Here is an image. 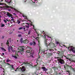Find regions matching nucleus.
Wrapping results in <instances>:
<instances>
[{
    "label": "nucleus",
    "instance_id": "obj_1",
    "mask_svg": "<svg viewBox=\"0 0 75 75\" xmlns=\"http://www.w3.org/2000/svg\"><path fill=\"white\" fill-rule=\"evenodd\" d=\"M68 49L69 51H72L73 52H74V53H75V47H73V46H71L70 47H68Z\"/></svg>",
    "mask_w": 75,
    "mask_h": 75
},
{
    "label": "nucleus",
    "instance_id": "obj_2",
    "mask_svg": "<svg viewBox=\"0 0 75 75\" xmlns=\"http://www.w3.org/2000/svg\"><path fill=\"white\" fill-rule=\"evenodd\" d=\"M57 61H58L59 62V63H60L61 64H64L65 63V62H64V60L62 59H57Z\"/></svg>",
    "mask_w": 75,
    "mask_h": 75
},
{
    "label": "nucleus",
    "instance_id": "obj_3",
    "mask_svg": "<svg viewBox=\"0 0 75 75\" xmlns=\"http://www.w3.org/2000/svg\"><path fill=\"white\" fill-rule=\"evenodd\" d=\"M72 65H71V66H69V65H67V67H68L69 68V69H71V70H72L73 71L75 72V69H74L72 67Z\"/></svg>",
    "mask_w": 75,
    "mask_h": 75
},
{
    "label": "nucleus",
    "instance_id": "obj_4",
    "mask_svg": "<svg viewBox=\"0 0 75 75\" xmlns=\"http://www.w3.org/2000/svg\"><path fill=\"white\" fill-rule=\"evenodd\" d=\"M25 67H24V66H23L22 67H20V69H21L22 72H24V71H25Z\"/></svg>",
    "mask_w": 75,
    "mask_h": 75
},
{
    "label": "nucleus",
    "instance_id": "obj_5",
    "mask_svg": "<svg viewBox=\"0 0 75 75\" xmlns=\"http://www.w3.org/2000/svg\"><path fill=\"white\" fill-rule=\"evenodd\" d=\"M7 13L6 14V15L8 17H12V14H11V13H9V12H7Z\"/></svg>",
    "mask_w": 75,
    "mask_h": 75
},
{
    "label": "nucleus",
    "instance_id": "obj_6",
    "mask_svg": "<svg viewBox=\"0 0 75 75\" xmlns=\"http://www.w3.org/2000/svg\"><path fill=\"white\" fill-rule=\"evenodd\" d=\"M24 51V48H22L19 49H18V52H23Z\"/></svg>",
    "mask_w": 75,
    "mask_h": 75
},
{
    "label": "nucleus",
    "instance_id": "obj_7",
    "mask_svg": "<svg viewBox=\"0 0 75 75\" xmlns=\"http://www.w3.org/2000/svg\"><path fill=\"white\" fill-rule=\"evenodd\" d=\"M23 42L24 43V44H27L28 42V41L27 40H24L23 41Z\"/></svg>",
    "mask_w": 75,
    "mask_h": 75
},
{
    "label": "nucleus",
    "instance_id": "obj_8",
    "mask_svg": "<svg viewBox=\"0 0 75 75\" xmlns=\"http://www.w3.org/2000/svg\"><path fill=\"white\" fill-rule=\"evenodd\" d=\"M58 71H54V73L53 75H58Z\"/></svg>",
    "mask_w": 75,
    "mask_h": 75
},
{
    "label": "nucleus",
    "instance_id": "obj_9",
    "mask_svg": "<svg viewBox=\"0 0 75 75\" xmlns=\"http://www.w3.org/2000/svg\"><path fill=\"white\" fill-rule=\"evenodd\" d=\"M27 48H28V49H29V51H30V52H31L33 51V48H31V47H27Z\"/></svg>",
    "mask_w": 75,
    "mask_h": 75
},
{
    "label": "nucleus",
    "instance_id": "obj_10",
    "mask_svg": "<svg viewBox=\"0 0 75 75\" xmlns=\"http://www.w3.org/2000/svg\"><path fill=\"white\" fill-rule=\"evenodd\" d=\"M52 68L53 69L54 71H56V69H57V68L55 67H52Z\"/></svg>",
    "mask_w": 75,
    "mask_h": 75
},
{
    "label": "nucleus",
    "instance_id": "obj_11",
    "mask_svg": "<svg viewBox=\"0 0 75 75\" xmlns=\"http://www.w3.org/2000/svg\"><path fill=\"white\" fill-rule=\"evenodd\" d=\"M5 7H6L7 8H11L12 9V8L11 6H5Z\"/></svg>",
    "mask_w": 75,
    "mask_h": 75
},
{
    "label": "nucleus",
    "instance_id": "obj_12",
    "mask_svg": "<svg viewBox=\"0 0 75 75\" xmlns=\"http://www.w3.org/2000/svg\"><path fill=\"white\" fill-rule=\"evenodd\" d=\"M10 65V66H11V68H12V69H11V70H13H13H14V69H14V68L13 65Z\"/></svg>",
    "mask_w": 75,
    "mask_h": 75
},
{
    "label": "nucleus",
    "instance_id": "obj_13",
    "mask_svg": "<svg viewBox=\"0 0 75 75\" xmlns=\"http://www.w3.org/2000/svg\"><path fill=\"white\" fill-rule=\"evenodd\" d=\"M7 3H8L9 4H10V3H12L13 1H12V0H10V1H9V2L7 1Z\"/></svg>",
    "mask_w": 75,
    "mask_h": 75
},
{
    "label": "nucleus",
    "instance_id": "obj_14",
    "mask_svg": "<svg viewBox=\"0 0 75 75\" xmlns=\"http://www.w3.org/2000/svg\"><path fill=\"white\" fill-rule=\"evenodd\" d=\"M30 24L31 25H33V29H34V28H35V26L34 25H33V22H31V23H30Z\"/></svg>",
    "mask_w": 75,
    "mask_h": 75
},
{
    "label": "nucleus",
    "instance_id": "obj_15",
    "mask_svg": "<svg viewBox=\"0 0 75 75\" xmlns=\"http://www.w3.org/2000/svg\"><path fill=\"white\" fill-rule=\"evenodd\" d=\"M31 56V53L28 54L27 55V57H30Z\"/></svg>",
    "mask_w": 75,
    "mask_h": 75
},
{
    "label": "nucleus",
    "instance_id": "obj_16",
    "mask_svg": "<svg viewBox=\"0 0 75 75\" xmlns=\"http://www.w3.org/2000/svg\"><path fill=\"white\" fill-rule=\"evenodd\" d=\"M9 40V39H8L7 40V42H6V44L7 45H8V44H9V42H8V40Z\"/></svg>",
    "mask_w": 75,
    "mask_h": 75
},
{
    "label": "nucleus",
    "instance_id": "obj_17",
    "mask_svg": "<svg viewBox=\"0 0 75 75\" xmlns=\"http://www.w3.org/2000/svg\"><path fill=\"white\" fill-rule=\"evenodd\" d=\"M45 68L44 67H42V69H43V70H44V71H45V68Z\"/></svg>",
    "mask_w": 75,
    "mask_h": 75
},
{
    "label": "nucleus",
    "instance_id": "obj_18",
    "mask_svg": "<svg viewBox=\"0 0 75 75\" xmlns=\"http://www.w3.org/2000/svg\"><path fill=\"white\" fill-rule=\"evenodd\" d=\"M48 55L49 56H52V53H49L48 54Z\"/></svg>",
    "mask_w": 75,
    "mask_h": 75
},
{
    "label": "nucleus",
    "instance_id": "obj_19",
    "mask_svg": "<svg viewBox=\"0 0 75 75\" xmlns=\"http://www.w3.org/2000/svg\"><path fill=\"white\" fill-rule=\"evenodd\" d=\"M1 49L2 50H3L4 51H6V50H5V49H4V48L3 47H1Z\"/></svg>",
    "mask_w": 75,
    "mask_h": 75
},
{
    "label": "nucleus",
    "instance_id": "obj_20",
    "mask_svg": "<svg viewBox=\"0 0 75 75\" xmlns=\"http://www.w3.org/2000/svg\"><path fill=\"white\" fill-rule=\"evenodd\" d=\"M20 42L21 43H22L23 42V38H21L20 39Z\"/></svg>",
    "mask_w": 75,
    "mask_h": 75
},
{
    "label": "nucleus",
    "instance_id": "obj_21",
    "mask_svg": "<svg viewBox=\"0 0 75 75\" xmlns=\"http://www.w3.org/2000/svg\"><path fill=\"white\" fill-rule=\"evenodd\" d=\"M63 58V56H62V57H56V58L57 59H60V58Z\"/></svg>",
    "mask_w": 75,
    "mask_h": 75
},
{
    "label": "nucleus",
    "instance_id": "obj_22",
    "mask_svg": "<svg viewBox=\"0 0 75 75\" xmlns=\"http://www.w3.org/2000/svg\"><path fill=\"white\" fill-rule=\"evenodd\" d=\"M4 26H5V25H4V24H3V23H2L1 24V27H4Z\"/></svg>",
    "mask_w": 75,
    "mask_h": 75
},
{
    "label": "nucleus",
    "instance_id": "obj_23",
    "mask_svg": "<svg viewBox=\"0 0 75 75\" xmlns=\"http://www.w3.org/2000/svg\"><path fill=\"white\" fill-rule=\"evenodd\" d=\"M17 21L18 24H20V23H21V22L20 21H19V20H18Z\"/></svg>",
    "mask_w": 75,
    "mask_h": 75
},
{
    "label": "nucleus",
    "instance_id": "obj_24",
    "mask_svg": "<svg viewBox=\"0 0 75 75\" xmlns=\"http://www.w3.org/2000/svg\"><path fill=\"white\" fill-rule=\"evenodd\" d=\"M10 60L9 59H8L6 60V62H10Z\"/></svg>",
    "mask_w": 75,
    "mask_h": 75
},
{
    "label": "nucleus",
    "instance_id": "obj_25",
    "mask_svg": "<svg viewBox=\"0 0 75 75\" xmlns=\"http://www.w3.org/2000/svg\"><path fill=\"white\" fill-rule=\"evenodd\" d=\"M25 28H30V26H27V25H25L24 26Z\"/></svg>",
    "mask_w": 75,
    "mask_h": 75
},
{
    "label": "nucleus",
    "instance_id": "obj_26",
    "mask_svg": "<svg viewBox=\"0 0 75 75\" xmlns=\"http://www.w3.org/2000/svg\"><path fill=\"white\" fill-rule=\"evenodd\" d=\"M30 51H29V50H27L26 52L27 53H30Z\"/></svg>",
    "mask_w": 75,
    "mask_h": 75
},
{
    "label": "nucleus",
    "instance_id": "obj_27",
    "mask_svg": "<svg viewBox=\"0 0 75 75\" xmlns=\"http://www.w3.org/2000/svg\"><path fill=\"white\" fill-rule=\"evenodd\" d=\"M10 48L11 51H12L13 50V47H12V46H11Z\"/></svg>",
    "mask_w": 75,
    "mask_h": 75
},
{
    "label": "nucleus",
    "instance_id": "obj_28",
    "mask_svg": "<svg viewBox=\"0 0 75 75\" xmlns=\"http://www.w3.org/2000/svg\"><path fill=\"white\" fill-rule=\"evenodd\" d=\"M10 47H8V52H10Z\"/></svg>",
    "mask_w": 75,
    "mask_h": 75
},
{
    "label": "nucleus",
    "instance_id": "obj_29",
    "mask_svg": "<svg viewBox=\"0 0 75 75\" xmlns=\"http://www.w3.org/2000/svg\"><path fill=\"white\" fill-rule=\"evenodd\" d=\"M13 57H14V58L15 59H17V56H16V55L15 56H13Z\"/></svg>",
    "mask_w": 75,
    "mask_h": 75
},
{
    "label": "nucleus",
    "instance_id": "obj_30",
    "mask_svg": "<svg viewBox=\"0 0 75 75\" xmlns=\"http://www.w3.org/2000/svg\"><path fill=\"white\" fill-rule=\"evenodd\" d=\"M23 17H26V18L27 20H28V18H27V16H24V15H23Z\"/></svg>",
    "mask_w": 75,
    "mask_h": 75
},
{
    "label": "nucleus",
    "instance_id": "obj_31",
    "mask_svg": "<svg viewBox=\"0 0 75 75\" xmlns=\"http://www.w3.org/2000/svg\"><path fill=\"white\" fill-rule=\"evenodd\" d=\"M46 45V46L47 47H48V43H47L46 42H45V43Z\"/></svg>",
    "mask_w": 75,
    "mask_h": 75
},
{
    "label": "nucleus",
    "instance_id": "obj_32",
    "mask_svg": "<svg viewBox=\"0 0 75 75\" xmlns=\"http://www.w3.org/2000/svg\"><path fill=\"white\" fill-rule=\"evenodd\" d=\"M30 30L29 32L28 33V35H30Z\"/></svg>",
    "mask_w": 75,
    "mask_h": 75
},
{
    "label": "nucleus",
    "instance_id": "obj_33",
    "mask_svg": "<svg viewBox=\"0 0 75 75\" xmlns=\"http://www.w3.org/2000/svg\"><path fill=\"white\" fill-rule=\"evenodd\" d=\"M29 44L30 45H32L33 44V42H30V43Z\"/></svg>",
    "mask_w": 75,
    "mask_h": 75
},
{
    "label": "nucleus",
    "instance_id": "obj_34",
    "mask_svg": "<svg viewBox=\"0 0 75 75\" xmlns=\"http://www.w3.org/2000/svg\"><path fill=\"white\" fill-rule=\"evenodd\" d=\"M18 37H21V35L20 34H19L18 35Z\"/></svg>",
    "mask_w": 75,
    "mask_h": 75
},
{
    "label": "nucleus",
    "instance_id": "obj_35",
    "mask_svg": "<svg viewBox=\"0 0 75 75\" xmlns=\"http://www.w3.org/2000/svg\"><path fill=\"white\" fill-rule=\"evenodd\" d=\"M12 51V52H16V50H13Z\"/></svg>",
    "mask_w": 75,
    "mask_h": 75
},
{
    "label": "nucleus",
    "instance_id": "obj_36",
    "mask_svg": "<svg viewBox=\"0 0 75 75\" xmlns=\"http://www.w3.org/2000/svg\"><path fill=\"white\" fill-rule=\"evenodd\" d=\"M30 24V23H25V24H26V25L28 24V25H30V24Z\"/></svg>",
    "mask_w": 75,
    "mask_h": 75
},
{
    "label": "nucleus",
    "instance_id": "obj_37",
    "mask_svg": "<svg viewBox=\"0 0 75 75\" xmlns=\"http://www.w3.org/2000/svg\"><path fill=\"white\" fill-rule=\"evenodd\" d=\"M23 29V27H20L19 28V30H21Z\"/></svg>",
    "mask_w": 75,
    "mask_h": 75
},
{
    "label": "nucleus",
    "instance_id": "obj_38",
    "mask_svg": "<svg viewBox=\"0 0 75 75\" xmlns=\"http://www.w3.org/2000/svg\"><path fill=\"white\" fill-rule=\"evenodd\" d=\"M4 22H5V23H7V21H6V20L4 19Z\"/></svg>",
    "mask_w": 75,
    "mask_h": 75
},
{
    "label": "nucleus",
    "instance_id": "obj_39",
    "mask_svg": "<svg viewBox=\"0 0 75 75\" xmlns=\"http://www.w3.org/2000/svg\"><path fill=\"white\" fill-rule=\"evenodd\" d=\"M4 73L2 74L1 75H4V71H3Z\"/></svg>",
    "mask_w": 75,
    "mask_h": 75
},
{
    "label": "nucleus",
    "instance_id": "obj_40",
    "mask_svg": "<svg viewBox=\"0 0 75 75\" xmlns=\"http://www.w3.org/2000/svg\"><path fill=\"white\" fill-rule=\"evenodd\" d=\"M45 42H47V39H45Z\"/></svg>",
    "mask_w": 75,
    "mask_h": 75
},
{
    "label": "nucleus",
    "instance_id": "obj_41",
    "mask_svg": "<svg viewBox=\"0 0 75 75\" xmlns=\"http://www.w3.org/2000/svg\"><path fill=\"white\" fill-rule=\"evenodd\" d=\"M36 34H38V36H39V35H38V32H37V31H36Z\"/></svg>",
    "mask_w": 75,
    "mask_h": 75
},
{
    "label": "nucleus",
    "instance_id": "obj_42",
    "mask_svg": "<svg viewBox=\"0 0 75 75\" xmlns=\"http://www.w3.org/2000/svg\"><path fill=\"white\" fill-rule=\"evenodd\" d=\"M11 17L12 19H14V18L13 17V15H12V17Z\"/></svg>",
    "mask_w": 75,
    "mask_h": 75
},
{
    "label": "nucleus",
    "instance_id": "obj_43",
    "mask_svg": "<svg viewBox=\"0 0 75 75\" xmlns=\"http://www.w3.org/2000/svg\"><path fill=\"white\" fill-rule=\"evenodd\" d=\"M4 36H3L2 37V39H4Z\"/></svg>",
    "mask_w": 75,
    "mask_h": 75
},
{
    "label": "nucleus",
    "instance_id": "obj_44",
    "mask_svg": "<svg viewBox=\"0 0 75 75\" xmlns=\"http://www.w3.org/2000/svg\"><path fill=\"white\" fill-rule=\"evenodd\" d=\"M59 44V42H56V44Z\"/></svg>",
    "mask_w": 75,
    "mask_h": 75
},
{
    "label": "nucleus",
    "instance_id": "obj_45",
    "mask_svg": "<svg viewBox=\"0 0 75 75\" xmlns=\"http://www.w3.org/2000/svg\"><path fill=\"white\" fill-rule=\"evenodd\" d=\"M11 21H14V20L13 19H11Z\"/></svg>",
    "mask_w": 75,
    "mask_h": 75
},
{
    "label": "nucleus",
    "instance_id": "obj_46",
    "mask_svg": "<svg viewBox=\"0 0 75 75\" xmlns=\"http://www.w3.org/2000/svg\"><path fill=\"white\" fill-rule=\"evenodd\" d=\"M18 69V68L17 67V68L16 69V70H15V71H17V69Z\"/></svg>",
    "mask_w": 75,
    "mask_h": 75
},
{
    "label": "nucleus",
    "instance_id": "obj_47",
    "mask_svg": "<svg viewBox=\"0 0 75 75\" xmlns=\"http://www.w3.org/2000/svg\"><path fill=\"white\" fill-rule=\"evenodd\" d=\"M36 44V43L35 42H33V45H34V44Z\"/></svg>",
    "mask_w": 75,
    "mask_h": 75
},
{
    "label": "nucleus",
    "instance_id": "obj_48",
    "mask_svg": "<svg viewBox=\"0 0 75 75\" xmlns=\"http://www.w3.org/2000/svg\"><path fill=\"white\" fill-rule=\"evenodd\" d=\"M10 23H11V24H12L13 23V22H12V21H11V20H10Z\"/></svg>",
    "mask_w": 75,
    "mask_h": 75
},
{
    "label": "nucleus",
    "instance_id": "obj_49",
    "mask_svg": "<svg viewBox=\"0 0 75 75\" xmlns=\"http://www.w3.org/2000/svg\"><path fill=\"white\" fill-rule=\"evenodd\" d=\"M64 68H65V69H66V67H65V65H64Z\"/></svg>",
    "mask_w": 75,
    "mask_h": 75
},
{
    "label": "nucleus",
    "instance_id": "obj_50",
    "mask_svg": "<svg viewBox=\"0 0 75 75\" xmlns=\"http://www.w3.org/2000/svg\"><path fill=\"white\" fill-rule=\"evenodd\" d=\"M47 70H48V69H46V68H45V72H46V71H47Z\"/></svg>",
    "mask_w": 75,
    "mask_h": 75
},
{
    "label": "nucleus",
    "instance_id": "obj_51",
    "mask_svg": "<svg viewBox=\"0 0 75 75\" xmlns=\"http://www.w3.org/2000/svg\"><path fill=\"white\" fill-rule=\"evenodd\" d=\"M23 30H25V28H23Z\"/></svg>",
    "mask_w": 75,
    "mask_h": 75
},
{
    "label": "nucleus",
    "instance_id": "obj_52",
    "mask_svg": "<svg viewBox=\"0 0 75 75\" xmlns=\"http://www.w3.org/2000/svg\"><path fill=\"white\" fill-rule=\"evenodd\" d=\"M20 54H21V55H23V52H20Z\"/></svg>",
    "mask_w": 75,
    "mask_h": 75
},
{
    "label": "nucleus",
    "instance_id": "obj_53",
    "mask_svg": "<svg viewBox=\"0 0 75 75\" xmlns=\"http://www.w3.org/2000/svg\"><path fill=\"white\" fill-rule=\"evenodd\" d=\"M40 56H39V57H38V59H37V61H38V59L39 58H40Z\"/></svg>",
    "mask_w": 75,
    "mask_h": 75
},
{
    "label": "nucleus",
    "instance_id": "obj_54",
    "mask_svg": "<svg viewBox=\"0 0 75 75\" xmlns=\"http://www.w3.org/2000/svg\"><path fill=\"white\" fill-rule=\"evenodd\" d=\"M28 28H26V31H28Z\"/></svg>",
    "mask_w": 75,
    "mask_h": 75
},
{
    "label": "nucleus",
    "instance_id": "obj_55",
    "mask_svg": "<svg viewBox=\"0 0 75 75\" xmlns=\"http://www.w3.org/2000/svg\"><path fill=\"white\" fill-rule=\"evenodd\" d=\"M13 15H16V14L15 13H13Z\"/></svg>",
    "mask_w": 75,
    "mask_h": 75
},
{
    "label": "nucleus",
    "instance_id": "obj_56",
    "mask_svg": "<svg viewBox=\"0 0 75 75\" xmlns=\"http://www.w3.org/2000/svg\"><path fill=\"white\" fill-rule=\"evenodd\" d=\"M43 34H45V33L44 32V31H43Z\"/></svg>",
    "mask_w": 75,
    "mask_h": 75
},
{
    "label": "nucleus",
    "instance_id": "obj_57",
    "mask_svg": "<svg viewBox=\"0 0 75 75\" xmlns=\"http://www.w3.org/2000/svg\"><path fill=\"white\" fill-rule=\"evenodd\" d=\"M2 55H4V53H2Z\"/></svg>",
    "mask_w": 75,
    "mask_h": 75
},
{
    "label": "nucleus",
    "instance_id": "obj_58",
    "mask_svg": "<svg viewBox=\"0 0 75 75\" xmlns=\"http://www.w3.org/2000/svg\"><path fill=\"white\" fill-rule=\"evenodd\" d=\"M1 67H2L1 65H0V68H1Z\"/></svg>",
    "mask_w": 75,
    "mask_h": 75
},
{
    "label": "nucleus",
    "instance_id": "obj_59",
    "mask_svg": "<svg viewBox=\"0 0 75 75\" xmlns=\"http://www.w3.org/2000/svg\"><path fill=\"white\" fill-rule=\"evenodd\" d=\"M10 33H9V34H12V32H10Z\"/></svg>",
    "mask_w": 75,
    "mask_h": 75
},
{
    "label": "nucleus",
    "instance_id": "obj_60",
    "mask_svg": "<svg viewBox=\"0 0 75 75\" xmlns=\"http://www.w3.org/2000/svg\"><path fill=\"white\" fill-rule=\"evenodd\" d=\"M2 44H3V43H1V46H2V47H3V45H2Z\"/></svg>",
    "mask_w": 75,
    "mask_h": 75
},
{
    "label": "nucleus",
    "instance_id": "obj_61",
    "mask_svg": "<svg viewBox=\"0 0 75 75\" xmlns=\"http://www.w3.org/2000/svg\"><path fill=\"white\" fill-rule=\"evenodd\" d=\"M24 31H27V30H26L24 29Z\"/></svg>",
    "mask_w": 75,
    "mask_h": 75
},
{
    "label": "nucleus",
    "instance_id": "obj_62",
    "mask_svg": "<svg viewBox=\"0 0 75 75\" xmlns=\"http://www.w3.org/2000/svg\"><path fill=\"white\" fill-rule=\"evenodd\" d=\"M8 11H11V9H8Z\"/></svg>",
    "mask_w": 75,
    "mask_h": 75
},
{
    "label": "nucleus",
    "instance_id": "obj_63",
    "mask_svg": "<svg viewBox=\"0 0 75 75\" xmlns=\"http://www.w3.org/2000/svg\"><path fill=\"white\" fill-rule=\"evenodd\" d=\"M16 55L17 56V57H18V54H16Z\"/></svg>",
    "mask_w": 75,
    "mask_h": 75
},
{
    "label": "nucleus",
    "instance_id": "obj_64",
    "mask_svg": "<svg viewBox=\"0 0 75 75\" xmlns=\"http://www.w3.org/2000/svg\"><path fill=\"white\" fill-rule=\"evenodd\" d=\"M13 23H15V21H13Z\"/></svg>",
    "mask_w": 75,
    "mask_h": 75
}]
</instances>
